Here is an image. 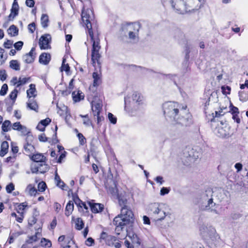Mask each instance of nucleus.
<instances>
[{"instance_id": "nucleus-31", "label": "nucleus", "mask_w": 248, "mask_h": 248, "mask_svg": "<svg viewBox=\"0 0 248 248\" xmlns=\"http://www.w3.org/2000/svg\"><path fill=\"white\" fill-rule=\"evenodd\" d=\"M79 116L82 118L83 124L89 127L92 125V122L89 118L88 115H79Z\"/></svg>"}, {"instance_id": "nucleus-37", "label": "nucleus", "mask_w": 248, "mask_h": 248, "mask_svg": "<svg viewBox=\"0 0 248 248\" xmlns=\"http://www.w3.org/2000/svg\"><path fill=\"white\" fill-rule=\"evenodd\" d=\"M93 85L94 86H98L100 82V75L97 72H93Z\"/></svg>"}, {"instance_id": "nucleus-34", "label": "nucleus", "mask_w": 248, "mask_h": 248, "mask_svg": "<svg viewBox=\"0 0 248 248\" xmlns=\"http://www.w3.org/2000/svg\"><path fill=\"white\" fill-rule=\"evenodd\" d=\"M18 30L14 25H12L8 29V33L11 36H15L18 34Z\"/></svg>"}, {"instance_id": "nucleus-39", "label": "nucleus", "mask_w": 248, "mask_h": 248, "mask_svg": "<svg viewBox=\"0 0 248 248\" xmlns=\"http://www.w3.org/2000/svg\"><path fill=\"white\" fill-rule=\"evenodd\" d=\"M26 191L31 196L35 195L37 193L36 189L32 186L31 185H29L26 188Z\"/></svg>"}, {"instance_id": "nucleus-28", "label": "nucleus", "mask_w": 248, "mask_h": 248, "mask_svg": "<svg viewBox=\"0 0 248 248\" xmlns=\"http://www.w3.org/2000/svg\"><path fill=\"white\" fill-rule=\"evenodd\" d=\"M72 220L75 222V228L76 229L78 230H81L82 228H83L84 223L83 220L81 218L78 217L75 219L74 217H73Z\"/></svg>"}, {"instance_id": "nucleus-62", "label": "nucleus", "mask_w": 248, "mask_h": 248, "mask_svg": "<svg viewBox=\"0 0 248 248\" xmlns=\"http://www.w3.org/2000/svg\"><path fill=\"white\" fill-rule=\"evenodd\" d=\"M232 107L231 110V111H232V114H238L239 112V110H238V108H237V107H234V106H231Z\"/></svg>"}, {"instance_id": "nucleus-52", "label": "nucleus", "mask_w": 248, "mask_h": 248, "mask_svg": "<svg viewBox=\"0 0 248 248\" xmlns=\"http://www.w3.org/2000/svg\"><path fill=\"white\" fill-rule=\"evenodd\" d=\"M78 137L79 141V143L81 145H83L86 142V139L81 133H78Z\"/></svg>"}, {"instance_id": "nucleus-41", "label": "nucleus", "mask_w": 248, "mask_h": 248, "mask_svg": "<svg viewBox=\"0 0 248 248\" xmlns=\"http://www.w3.org/2000/svg\"><path fill=\"white\" fill-rule=\"evenodd\" d=\"M55 180L56 183H57V186H58L62 189H63L65 185L64 183L61 181L60 176L58 175L57 173L55 174Z\"/></svg>"}, {"instance_id": "nucleus-8", "label": "nucleus", "mask_w": 248, "mask_h": 248, "mask_svg": "<svg viewBox=\"0 0 248 248\" xmlns=\"http://www.w3.org/2000/svg\"><path fill=\"white\" fill-rule=\"evenodd\" d=\"M62 248H78L71 235H61L58 238Z\"/></svg>"}, {"instance_id": "nucleus-50", "label": "nucleus", "mask_w": 248, "mask_h": 248, "mask_svg": "<svg viewBox=\"0 0 248 248\" xmlns=\"http://www.w3.org/2000/svg\"><path fill=\"white\" fill-rule=\"evenodd\" d=\"M46 184L44 182H41L38 184V190L41 192L44 191L46 189Z\"/></svg>"}, {"instance_id": "nucleus-44", "label": "nucleus", "mask_w": 248, "mask_h": 248, "mask_svg": "<svg viewBox=\"0 0 248 248\" xmlns=\"http://www.w3.org/2000/svg\"><path fill=\"white\" fill-rule=\"evenodd\" d=\"M41 245L42 247L50 248L51 246V242L48 239L42 238L41 241Z\"/></svg>"}, {"instance_id": "nucleus-7", "label": "nucleus", "mask_w": 248, "mask_h": 248, "mask_svg": "<svg viewBox=\"0 0 248 248\" xmlns=\"http://www.w3.org/2000/svg\"><path fill=\"white\" fill-rule=\"evenodd\" d=\"M82 20L86 28L88 29V32L90 30H92L91 21L93 19V14L91 9L83 8L81 14Z\"/></svg>"}, {"instance_id": "nucleus-45", "label": "nucleus", "mask_w": 248, "mask_h": 248, "mask_svg": "<svg viewBox=\"0 0 248 248\" xmlns=\"http://www.w3.org/2000/svg\"><path fill=\"white\" fill-rule=\"evenodd\" d=\"M27 204L25 202L20 203L17 207V211L19 214H23V211L27 207Z\"/></svg>"}, {"instance_id": "nucleus-9", "label": "nucleus", "mask_w": 248, "mask_h": 248, "mask_svg": "<svg viewBox=\"0 0 248 248\" xmlns=\"http://www.w3.org/2000/svg\"><path fill=\"white\" fill-rule=\"evenodd\" d=\"M216 126L214 129V133L219 137L224 138L226 137L228 134V127L226 124L222 121L217 122L215 124Z\"/></svg>"}, {"instance_id": "nucleus-20", "label": "nucleus", "mask_w": 248, "mask_h": 248, "mask_svg": "<svg viewBox=\"0 0 248 248\" xmlns=\"http://www.w3.org/2000/svg\"><path fill=\"white\" fill-rule=\"evenodd\" d=\"M31 159L36 162H40L41 164L45 163L46 157L42 154L37 153L32 155L31 156Z\"/></svg>"}, {"instance_id": "nucleus-24", "label": "nucleus", "mask_w": 248, "mask_h": 248, "mask_svg": "<svg viewBox=\"0 0 248 248\" xmlns=\"http://www.w3.org/2000/svg\"><path fill=\"white\" fill-rule=\"evenodd\" d=\"M41 230L38 229L35 235L29 236L28 237V239L27 240V242L28 243H32L39 239L41 238Z\"/></svg>"}, {"instance_id": "nucleus-30", "label": "nucleus", "mask_w": 248, "mask_h": 248, "mask_svg": "<svg viewBox=\"0 0 248 248\" xmlns=\"http://www.w3.org/2000/svg\"><path fill=\"white\" fill-rule=\"evenodd\" d=\"M48 16L46 14H42L41 17V24L43 28L48 27L49 23Z\"/></svg>"}, {"instance_id": "nucleus-13", "label": "nucleus", "mask_w": 248, "mask_h": 248, "mask_svg": "<svg viewBox=\"0 0 248 248\" xmlns=\"http://www.w3.org/2000/svg\"><path fill=\"white\" fill-rule=\"evenodd\" d=\"M188 155L186 156L188 160L187 163H193L197 159L200 155V153L198 151L196 148H192L188 151Z\"/></svg>"}, {"instance_id": "nucleus-60", "label": "nucleus", "mask_w": 248, "mask_h": 248, "mask_svg": "<svg viewBox=\"0 0 248 248\" xmlns=\"http://www.w3.org/2000/svg\"><path fill=\"white\" fill-rule=\"evenodd\" d=\"M17 91L16 90H14L13 91L11 92L10 94V97L12 100H15L17 96Z\"/></svg>"}, {"instance_id": "nucleus-58", "label": "nucleus", "mask_w": 248, "mask_h": 248, "mask_svg": "<svg viewBox=\"0 0 248 248\" xmlns=\"http://www.w3.org/2000/svg\"><path fill=\"white\" fill-rule=\"evenodd\" d=\"M28 29L31 33H33L35 30V24L34 23H31L28 25Z\"/></svg>"}, {"instance_id": "nucleus-2", "label": "nucleus", "mask_w": 248, "mask_h": 248, "mask_svg": "<svg viewBox=\"0 0 248 248\" xmlns=\"http://www.w3.org/2000/svg\"><path fill=\"white\" fill-rule=\"evenodd\" d=\"M169 207L166 204L159 202H153L149 204L146 207L147 213L155 221H160L170 215Z\"/></svg>"}, {"instance_id": "nucleus-55", "label": "nucleus", "mask_w": 248, "mask_h": 248, "mask_svg": "<svg viewBox=\"0 0 248 248\" xmlns=\"http://www.w3.org/2000/svg\"><path fill=\"white\" fill-rule=\"evenodd\" d=\"M170 191V189L169 188L163 187L161 189L160 194L161 195L163 196L168 194Z\"/></svg>"}, {"instance_id": "nucleus-40", "label": "nucleus", "mask_w": 248, "mask_h": 248, "mask_svg": "<svg viewBox=\"0 0 248 248\" xmlns=\"http://www.w3.org/2000/svg\"><path fill=\"white\" fill-rule=\"evenodd\" d=\"M142 96H141L140 93H135L132 95V99L136 103L140 104L142 100Z\"/></svg>"}, {"instance_id": "nucleus-6", "label": "nucleus", "mask_w": 248, "mask_h": 248, "mask_svg": "<svg viewBox=\"0 0 248 248\" xmlns=\"http://www.w3.org/2000/svg\"><path fill=\"white\" fill-rule=\"evenodd\" d=\"M211 232L212 235L205 240L206 243L210 248L219 247L221 243L220 237L217 233L215 229H212Z\"/></svg>"}, {"instance_id": "nucleus-32", "label": "nucleus", "mask_w": 248, "mask_h": 248, "mask_svg": "<svg viewBox=\"0 0 248 248\" xmlns=\"http://www.w3.org/2000/svg\"><path fill=\"white\" fill-rule=\"evenodd\" d=\"M74 209V204L73 202H69L66 205L65 208V214L66 216H69Z\"/></svg>"}, {"instance_id": "nucleus-27", "label": "nucleus", "mask_w": 248, "mask_h": 248, "mask_svg": "<svg viewBox=\"0 0 248 248\" xmlns=\"http://www.w3.org/2000/svg\"><path fill=\"white\" fill-rule=\"evenodd\" d=\"M27 94L29 99H31L32 97H34L36 95V90L34 84H30V89L27 91Z\"/></svg>"}, {"instance_id": "nucleus-17", "label": "nucleus", "mask_w": 248, "mask_h": 248, "mask_svg": "<svg viewBox=\"0 0 248 248\" xmlns=\"http://www.w3.org/2000/svg\"><path fill=\"white\" fill-rule=\"evenodd\" d=\"M217 205L213 202V199H210L208 201L207 205L205 206V209L214 214H219V212L217 210Z\"/></svg>"}, {"instance_id": "nucleus-59", "label": "nucleus", "mask_w": 248, "mask_h": 248, "mask_svg": "<svg viewBox=\"0 0 248 248\" xmlns=\"http://www.w3.org/2000/svg\"><path fill=\"white\" fill-rule=\"evenodd\" d=\"M21 125V124H20V122L15 123L12 125V129L18 131Z\"/></svg>"}, {"instance_id": "nucleus-33", "label": "nucleus", "mask_w": 248, "mask_h": 248, "mask_svg": "<svg viewBox=\"0 0 248 248\" xmlns=\"http://www.w3.org/2000/svg\"><path fill=\"white\" fill-rule=\"evenodd\" d=\"M2 130L6 132L10 131L11 129V123L9 120H5L2 124Z\"/></svg>"}, {"instance_id": "nucleus-3", "label": "nucleus", "mask_w": 248, "mask_h": 248, "mask_svg": "<svg viewBox=\"0 0 248 248\" xmlns=\"http://www.w3.org/2000/svg\"><path fill=\"white\" fill-rule=\"evenodd\" d=\"M128 216L123 217L120 215L116 217L113 220V224L115 225V232L117 234L120 233L121 231L124 228V226L132 224L134 221V215H132L131 212L128 211Z\"/></svg>"}, {"instance_id": "nucleus-15", "label": "nucleus", "mask_w": 248, "mask_h": 248, "mask_svg": "<svg viewBox=\"0 0 248 248\" xmlns=\"http://www.w3.org/2000/svg\"><path fill=\"white\" fill-rule=\"evenodd\" d=\"M101 48L92 47V61L93 64L95 66L96 62L99 64V59L101 55L99 53Z\"/></svg>"}, {"instance_id": "nucleus-10", "label": "nucleus", "mask_w": 248, "mask_h": 248, "mask_svg": "<svg viewBox=\"0 0 248 248\" xmlns=\"http://www.w3.org/2000/svg\"><path fill=\"white\" fill-rule=\"evenodd\" d=\"M51 36L49 34H45L41 37L39 39V45L41 49H46L50 48L49 43Z\"/></svg>"}, {"instance_id": "nucleus-48", "label": "nucleus", "mask_w": 248, "mask_h": 248, "mask_svg": "<svg viewBox=\"0 0 248 248\" xmlns=\"http://www.w3.org/2000/svg\"><path fill=\"white\" fill-rule=\"evenodd\" d=\"M108 118L111 123L115 124L117 122V118L112 113H108Z\"/></svg>"}, {"instance_id": "nucleus-38", "label": "nucleus", "mask_w": 248, "mask_h": 248, "mask_svg": "<svg viewBox=\"0 0 248 248\" xmlns=\"http://www.w3.org/2000/svg\"><path fill=\"white\" fill-rule=\"evenodd\" d=\"M73 81L74 79H72L69 84V87L68 89H67L65 91H63L62 93V94L64 95H67L69 94L72 91L73 89L74 85H73Z\"/></svg>"}, {"instance_id": "nucleus-26", "label": "nucleus", "mask_w": 248, "mask_h": 248, "mask_svg": "<svg viewBox=\"0 0 248 248\" xmlns=\"http://www.w3.org/2000/svg\"><path fill=\"white\" fill-rule=\"evenodd\" d=\"M27 107L31 110L38 112V106L35 101L33 99H29L27 102Z\"/></svg>"}, {"instance_id": "nucleus-43", "label": "nucleus", "mask_w": 248, "mask_h": 248, "mask_svg": "<svg viewBox=\"0 0 248 248\" xmlns=\"http://www.w3.org/2000/svg\"><path fill=\"white\" fill-rule=\"evenodd\" d=\"M4 50L0 47V65L3 64L7 59V56L4 55Z\"/></svg>"}, {"instance_id": "nucleus-11", "label": "nucleus", "mask_w": 248, "mask_h": 248, "mask_svg": "<svg viewBox=\"0 0 248 248\" xmlns=\"http://www.w3.org/2000/svg\"><path fill=\"white\" fill-rule=\"evenodd\" d=\"M48 166L46 164H33L31 165V171L32 173H35L40 172L41 173L46 172L48 170Z\"/></svg>"}, {"instance_id": "nucleus-53", "label": "nucleus", "mask_w": 248, "mask_h": 248, "mask_svg": "<svg viewBox=\"0 0 248 248\" xmlns=\"http://www.w3.org/2000/svg\"><path fill=\"white\" fill-rule=\"evenodd\" d=\"M15 189V186L13 183H10L6 187V192L8 193H11V192Z\"/></svg>"}, {"instance_id": "nucleus-49", "label": "nucleus", "mask_w": 248, "mask_h": 248, "mask_svg": "<svg viewBox=\"0 0 248 248\" xmlns=\"http://www.w3.org/2000/svg\"><path fill=\"white\" fill-rule=\"evenodd\" d=\"M29 78H18V83L17 85V87H19V86L25 84L29 80Z\"/></svg>"}, {"instance_id": "nucleus-61", "label": "nucleus", "mask_w": 248, "mask_h": 248, "mask_svg": "<svg viewBox=\"0 0 248 248\" xmlns=\"http://www.w3.org/2000/svg\"><path fill=\"white\" fill-rule=\"evenodd\" d=\"M26 5L29 7H33L34 5V0H26Z\"/></svg>"}, {"instance_id": "nucleus-57", "label": "nucleus", "mask_w": 248, "mask_h": 248, "mask_svg": "<svg viewBox=\"0 0 248 248\" xmlns=\"http://www.w3.org/2000/svg\"><path fill=\"white\" fill-rule=\"evenodd\" d=\"M50 122H51V119L48 118H46V119H45L44 120H43L41 121L40 123H41V124H43L44 126L46 127Z\"/></svg>"}, {"instance_id": "nucleus-25", "label": "nucleus", "mask_w": 248, "mask_h": 248, "mask_svg": "<svg viewBox=\"0 0 248 248\" xmlns=\"http://www.w3.org/2000/svg\"><path fill=\"white\" fill-rule=\"evenodd\" d=\"M9 144L7 141H4L2 142L0 150V156L1 157L4 156L8 151Z\"/></svg>"}, {"instance_id": "nucleus-46", "label": "nucleus", "mask_w": 248, "mask_h": 248, "mask_svg": "<svg viewBox=\"0 0 248 248\" xmlns=\"http://www.w3.org/2000/svg\"><path fill=\"white\" fill-rule=\"evenodd\" d=\"M239 99L241 101H246L248 99V94L244 92H239Z\"/></svg>"}, {"instance_id": "nucleus-42", "label": "nucleus", "mask_w": 248, "mask_h": 248, "mask_svg": "<svg viewBox=\"0 0 248 248\" xmlns=\"http://www.w3.org/2000/svg\"><path fill=\"white\" fill-rule=\"evenodd\" d=\"M66 60L65 59L63 58L62 60V66L61 67V71L62 72L63 71H65L66 72H68L70 70V67L68 63H65Z\"/></svg>"}, {"instance_id": "nucleus-1", "label": "nucleus", "mask_w": 248, "mask_h": 248, "mask_svg": "<svg viewBox=\"0 0 248 248\" xmlns=\"http://www.w3.org/2000/svg\"><path fill=\"white\" fill-rule=\"evenodd\" d=\"M181 106L176 102L168 101L162 105L164 115L167 121L187 126L191 123V115L184 110H180Z\"/></svg>"}, {"instance_id": "nucleus-51", "label": "nucleus", "mask_w": 248, "mask_h": 248, "mask_svg": "<svg viewBox=\"0 0 248 248\" xmlns=\"http://www.w3.org/2000/svg\"><path fill=\"white\" fill-rule=\"evenodd\" d=\"M8 90V86L6 84H4L0 90V94L1 95H4L6 94L7 91Z\"/></svg>"}, {"instance_id": "nucleus-47", "label": "nucleus", "mask_w": 248, "mask_h": 248, "mask_svg": "<svg viewBox=\"0 0 248 248\" xmlns=\"http://www.w3.org/2000/svg\"><path fill=\"white\" fill-rule=\"evenodd\" d=\"M18 131H20L23 135H26L29 133V131L27 127L22 125H21Z\"/></svg>"}, {"instance_id": "nucleus-19", "label": "nucleus", "mask_w": 248, "mask_h": 248, "mask_svg": "<svg viewBox=\"0 0 248 248\" xmlns=\"http://www.w3.org/2000/svg\"><path fill=\"white\" fill-rule=\"evenodd\" d=\"M34 51V49L32 48L29 53L23 56V59L25 62L30 63L33 62L35 58Z\"/></svg>"}, {"instance_id": "nucleus-5", "label": "nucleus", "mask_w": 248, "mask_h": 248, "mask_svg": "<svg viewBox=\"0 0 248 248\" xmlns=\"http://www.w3.org/2000/svg\"><path fill=\"white\" fill-rule=\"evenodd\" d=\"M140 25L139 24H129L123 27L128 32V38L133 41H136L138 39Z\"/></svg>"}, {"instance_id": "nucleus-14", "label": "nucleus", "mask_w": 248, "mask_h": 248, "mask_svg": "<svg viewBox=\"0 0 248 248\" xmlns=\"http://www.w3.org/2000/svg\"><path fill=\"white\" fill-rule=\"evenodd\" d=\"M212 229H215L212 226H207L205 225H202L200 228V234L202 238L206 240L211 235H212L211 230Z\"/></svg>"}, {"instance_id": "nucleus-23", "label": "nucleus", "mask_w": 248, "mask_h": 248, "mask_svg": "<svg viewBox=\"0 0 248 248\" xmlns=\"http://www.w3.org/2000/svg\"><path fill=\"white\" fill-rule=\"evenodd\" d=\"M18 10L19 6L17 2V0H14L11 10V14L9 15V17L10 18L12 16L13 18H14L18 15Z\"/></svg>"}, {"instance_id": "nucleus-29", "label": "nucleus", "mask_w": 248, "mask_h": 248, "mask_svg": "<svg viewBox=\"0 0 248 248\" xmlns=\"http://www.w3.org/2000/svg\"><path fill=\"white\" fill-rule=\"evenodd\" d=\"M72 97L74 101L78 102L84 98V95L79 91H74L72 93Z\"/></svg>"}, {"instance_id": "nucleus-4", "label": "nucleus", "mask_w": 248, "mask_h": 248, "mask_svg": "<svg viewBox=\"0 0 248 248\" xmlns=\"http://www.w3.org/2000/svg\"><path fill=\"white\" fill-rule=\"evenodd\" d=\"M129 197V194L125 192L121 193L118 195L119 204L122 207L120 215L123 217L128 216V215L129 214L128 213V211L130 212L132 215H133L130 208L127 205Z\"/></svg>"}, {"instance_id": "nucleus-64", "label": "nucleus", "mask_w": 248, "mask_h": 248, "mask_svg": "<svg viewBox=\"0 0 248 248\" xmlns=\"http://www.w3.org/2000/svg\"><path fill=\"white\" fill-rule=\"evenodd\" d=\"M143 223L144 224L150 225L151 223L149 217H148L146 216H144L143 217Z\"/></svg>"}, {"instance_id": "nucleus-36", "label": "nucleus", "mask_w": 248, "mask_h": 248, "mask_svg": "<svg viewBox=\"0 0 248 248\" xmlns=\"http://www.w3.org/2000/svg\"><path fill=\"white\" fill-rule=\"evenodd\" d=\"M9 66L11 68L18 71L20 70V64L17 60H12L10 62Z\"/></svg>"}, {"instance_id": "nucleus-54", "label": "nucleus", "mask_w": 248, "mask_h": 248, "mask_svg": "<svg viewBox=\"0 0 248 248\" xmlns=\"http://www.w3.org/2000/svg\"><path fill=\"white\" fill-rule=\"evenodd\" d=\"M23 45V43L22 41H18L15 44L14 47L16 50H19L22 48Z\"/></svg>"}, {"instance_id": "nucleus-35", "label": "nucleus", "mask_w": 248, "mask_h": 248, "mask_svg": "<svg viewBox=\"0 0 248 248\" xmlns=\"http://www.w3.org/2000/svg\"><path fill=\"white\" fill-rule=\"evenodd\" d=\"M24 150L25 152L29 154L33 153L35 151V149L33 145L29 143L24 145Z\"/></svg>"}, {"instance_id": "nucleus-12", "label": "nucleus", "mask_w": 248, "mask_h": 248, "mask_svg": "<svg viewBox=\"0 0 248 248\" xmlns=\"http://www.w3.org/2000/svg\"><path fill=\"white\" fill-rule=\"evenodd\" d=\"M188 155L186 156L188 160L187 163H193L197 159L200 155V153L198 151L196 148H192L188 151Z\"/></svg>"}, {"instance_id": "nucleus-22", "label": "nucleus", "mask_w": 248, "mask_h": 248, "mask_svg": "<svg viewBox=\"0 0 248 248\" xmlns=\"http://www.w3.org/2000/svg\"><path fill=\"white\" fill-rule=\"evenodd\" d=\"M51 59L50 55L48 53H43L39 57V62L44 65L47 64Z\"/></svg>"}, {"instance_id": "nucleus-56", "label": "nucleus", "mask_w": 248, "mask_h": 248, "mask_svg": "<svg viewBox=\"0 0 248 248\" xmlns=\"http://www.w3.org/2000/svg\"><path fill=\"white\" fill-rule=\"evenodd\" d=\"M7 77V75L6 73V71L4 70H1L0 71V79L2 81H3L6 79Z\"/></svg>"}, {"instance_id": "nucleus-18", "label": "nucleus", "mask_w": 248, "mask_h": 248, "mask_svg": "<svg viewBox=\"0 0 248 248\" xmlns=\"http://www.w3.org/2000/svg\"><path fill=\"white\" fill-rule=\"evenodd\" d=\"M88 33L91 37V41L93 42L92 47L101 48L100 39L98 36L94 37L92 30H90Z\"/></svg>"}, {"instance_id": "nucleus-21", "label": "nucleus", "mask_w": 248, "mask_h": 248, "mask_svg": "<svg viewBox=\"0 0 248 248\" xmlns=\"http://www.w3.org/2000/svg\"><path fill=\"white\" fill-rule=\"evenodd\" d=\"M93 212L96 213L101 212L104 208L103 205L100 203H93L91 202L88 203Z\"/></svg>"}, {"instance_id": "nucleus-63", "label": "nucleus", "mask_w": 248, "mask_h": 248, "mask_svg": "<svg viewBox=\"0 0 248 248\" xmlns=\"http://www.w3.org/2000/svg\"><path fill=\"white\" fill-rule=\"evenodd\" d=\"M94 243V240L91 238H88L86 241V245L88 246H91Z\"/></svg>"}, {"instance_id": "nucleus-16", "label": "nucleus", "mask_w": 248, "mask_h": 248, "mask_svg": "<svg viewBox=\"0 0 248 248\" xmlns=\"http://www.w3.org/2000/svg\"><path fill=\"white\" fill-rule=\"evenodd\" d=\"M92 110L93 115L100 114L102 110V104L100 100H93L92 103Z\"/></svg>"}]
</instances>
